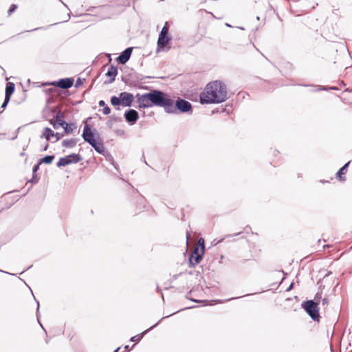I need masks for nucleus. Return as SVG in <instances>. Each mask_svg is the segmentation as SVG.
I'll list each match as a JSON object with an SVG mask.
<instances>
[{
    "label": "nucleus",
    "instance_id": "nucleus-1",
    "mask_svg": "<svg viewBox=\"0 0 352 352\" xmlns=\"http://www.w3.org/2000/svg\"><path fill=\"white\" fill-rule=\"evenodd\" d=\"M227 88L224 83L215 80L208 83L200 95L202 104H218L227 100Z\"/></svg>",
    "mask_w": 352,
    "mask_h": 352
},
{
    "label": "nucleus",
    "instance_id": "nucleus-2",
    "mask_svg": "<svg viewBox=\"0 0 352 352\" xmlns=\"http://www.w3.org/2000/svg\"><path fill=\"white\" fill-rule=\"evenodd\" d=\"M82 137L84 141L91 145L96 152L100 154L104 153L105 150L102 142L100 140L97 141L98 138L100 139L99 134H94L90 126L87 123L84 126Z\"/></svg>",
    "mask_w": 352,
    "mask_h": 352
},
{
    "label": "nucleus",
    "instance_id": "nucleus-3",
    "mask_svg": "<svg viewBox=\"0 0 352 352\" xmlns=\"http://www.w3.org/2000/svg\"><path fill=\"white\" fill-rule=\"evenodd\" d=\"M153 106L164 107V111L168 113V108H170L172 99L164 92L160 90H153L150 91L148 96Z\"/></svg>",
    "mask_w": 352,
    "mask_h": 352
},
{
    "label": "nucleus",
    "instance_id": "nucleus-4",
    "mask_svg": "<svg viewBox=\"0 0 352 352\" xmlns=\"http://www.w3.org/2000/svg\"><path fill=\"white\" fill-rule=\"evenodd\" d=\"M192 104L190 102L178 98L176 100L175 104H173V100H172L170 108H168V113H192Z\"/></svg>",
    "mask_w": 352,
    "mask_h": 352
},
{
    "label": "nucleus",
    "instance_id": "nucleus-5",
    "mask_svg": "<svg viewBox=\"0 0 352 352\" xmlns=\"http://www.w3.org/2000/svg\"><path fill=\"white\" fill-rule=\"evenodd\" d=\"M168 22H166L158 36L157 42V52L164 50L170 41H171L172 38L168 35Z\"/></svg>",
    "mask_w": 352,
    "mask_h": 352
},
{
    "label": "nucleus",
    "instance_id": "nucleus-6",
    "mask_svg": "<svg viewBox=\"0 0 352 352\" xmlns=\"http://www.w3.org/2000/svg\"><path fill=\"white\" fill-rule=\"evenodd\" d=\"M302 307L304 308L313 320H318L320 315L317 302L313 300H307L302 303Z\"/></svg>",
    "mask_w": 352,
    "mask_h": 352
},
{
    "label": "nucleus",
    "instance_id": "nucleus-7",
    "mask_svg": "<svg viewBox=\"0 0 352 352\" xmlns=\"http://www.w3.org/2000/svg\"><path fill=\"white\" fill-rule=\"evenodd\" d=\"M204 252L200 250L198 246H195L189 257V267H192L198 264L202 259Z\"/></svg>",
    "mask_w": 352,
    "mask_h": 352
},
{
    "label": "nucleus",
    "instance_id": "nucleus-8",
    "mask_svg": "<svg viewBox=\"0 0 352 352\" xmlns=\"http://www.w3.org/2000/svg\"><path fill=\"white\" fill-rule=\"evenodd\" d=\"M63 137V134L60 133H54L50 128L45 127L43 130L41 138H45L47 141H51L52 138H55V140L52 142H56Z\"/></svg>",
    "mask_w": 352,
    "mask_h": 352
},
{
    "label": "nucleus",
    "instance_id": "nucleus-9",
    "mask_svg": "<svg viewBox=\"0 0 352 352\" xmlns=\"http://www.w3.org/2000/svg\"><path fill=\"white\" fill-rule=\"evenodd\" d=\"M150 95V92L146 93L144 94H138L136 95L138 99V103L139 108H149L152 107L151 98H149L148 96Z\"/></svg>",
    "mask_w": 352,
    "mask_h": 352
},
{
    "label": "nucleus",
    "instance_id": "nucleus-10",
    "mask_svg": "<svg viewBox=\"0 0 352 352\" xmlns=\"http://www.w3.org/2000/svg\"><path fill=\"white\" fill-rule=\"evenodd\" d=\"M74 84V79L72 78H61L58 81H54L50 82V85L58 87L63 89H67L72 87Z\"/></svg>",
    "mask_w": 352,
    "mask_h": 352
},
{
    "label": "nucleus",
    "instance_id": "nucleus-11",
    "mask_svg": "<svg viewBox=\"0 0 352 352\" xmlns=\"http://www.w3.org/2000/svg\"><path fill=\"white\" fill-rule=\"evenodd\" d=\"M121 104L124 107H131L134 100V96L132 94L129 92H121L119 94Z\"/></svg>",
    "mask_w": 352,
    "mask_h": 352
},
{
    "label": "nucleus",
    "instance_id": "nucleus-12",
    "mask_svg": "<svg viewBox=\"0 0 352 352\" xmlns=\"http://www.w3.org/2000/svg\"><path fill=\"white\" fill-rule=\"evenodd\" d=\"M124 118L129 125H133L139 118V114L134 109H129L124 113Z\"/></svg>",
    "mask_w": 352,
    "mask_h": 352
},
{
    "label": "nucleus",
    "instance_id": "nucleus-13",
    "mask_svg": "<svg viewBox=\"0 0 352 352\" xmlns=\"http://www.w3.org/2000/svg\"><path fill=\"white\" fill-rule=\"evenodd\" d=\"M133 47H127L117 58V61L120 64H125L130 58Z\"/></svg>",
    "mask_w": 352,
    "mask_h": 352
},
{
    "label": "nucleus",
    "instance_id": "nucleus-14",
    "mask_svg": "<svg viewBox=\"0 0 352 352\" xmlns=\"http://www.w3.org/2000/svg\"><path fill=\"white\" fill-rule=\"evenodd\" d=\"M117 74H118L117 67H115L114 65H111L109 67L107 72L106 73V76L111 78L110 80H109V83H111L115 80L116 76H117Z\"/></svg>",
    "mask_w": 352,
    "mask_h": 352
},
{
    "label": "nucleus",
    "instance_id": "nucleus-15",
    "mask_svg": "<svg viewBox=\"0 0 352 352\" xmlns=\"http://www.w3.org/2000/svg\"><path fill=\"white\" fill-rule=\"evenodd\" d=\"M158 324V322L155 323V324H153L151 327H150L149 329L145 330L144 331H143L142 333H140V334H138L135 336H133L130 339V341L131 342H139L143 338V336L147 333L151 329H153L154 327H155Z\"/></svg>",
    "mask_w": 352,
    "mask_h": 352
},
{
    "label": "nucleus",
    "instance_id": "nucleus-16",
    "mask_svg": "<svg viewBox=\"0 0 352 352\" xmlns=\"http://www.w3.org/2000/svg\"><path fill=\"white\" fill-rule=\"evenodd\" d=\"M15 85L13 82H8L6 84V91H5V97L10 98L14 91Z\"/></svg>",
    "mask_w": 352,
    "mask_h": 352
},
{
    "label": "nucleus",
    "instance_id": "nucleus-17",
    "mask_svg": "<svg viewBox=\"0 0 352 352\" xmlns=\"http://www.w3.org/2000/svg\"><path fill=\"white\" fill-rule=\"evenodd\" d=\"M67 157L69 158V163L75 164L80 162L82 160V157L79 154L72 153L69 155H67Z\"/></svg>",
    "mask_w": 352,
    "mask_h": 352
},
{
    "label": "nucleus",
    "instance_id": "nucleus-18",
    "mask_svg": "<svg viewBox=\"0 0 352 352\" xmlns=\"http://www.w3.org/2000/svg\"><path fill=\"white\" fill-rule=\"evenodd\" d=\"M77 144L76 139H67L62 142V146L66 148H74Z\"/></svg>",
    "mask_w": 352,
    "mask_h": 352
},
{
    "label": "nucleus",
    "instance_id": "nucleus-19",
    "mask_svg": "<svg viewBox=\"0 0 352 352\" xmlns=\"http://www.w3.org/2000/svg\"><path fill=\"white\" fill-rule=\"evenodd\" d=\"M61 126L64 129L65 133L66 134L72 133L74 130L76 129L75 124H68L66 122Z\"/></svg>",
    "mask_w": 352,
    "mask_h": 352
},
{
    "label": "nucleus",
    "instance_id": "nucleus-20",
    "mask_svg": "<svg viewBox=\"0 0 352 352\" xmlns=\"http://www.w3.org/2000/svg\"><path fill=\"white\" fill-rule=\"evenodd\" d=\"M350 162L346 163L342 167H341L339 170L336 173L337 177H338L340 180H345V177H342V175H344L346 172V168L349 166Z\"/></svg>",
    "mask_w": 352,
    "mask_h": 352
},
{
    "label": "nucleus",
    "instance_id": "nucleus-21",
    "mask_svg": "<svg viewBox=\"0 0 352 352\" xmlns=\"http://www.w3.org/2000/svg\"><path fill=\"white\" fill-rule=\"evenodd\" d=\"M338 87H336V86H332V87H325V86H322V85H318L317 87H316V88L312 90V91H329V90H335V91H337L338 90Z\"/></svg>",
    "mask_w": 352,
    "mask_h": 352
},
{
    "label": "nucleus",
    "instance_id": "nucleus-22",
    "mask_svg": "<svg viewBox=\"0 0 352 352\" xmlns=\"http://www.w3.org/2000/svg\"><path fill=\"white\" fill-rule=\"evenodd\" d=\"M58 124L63 125L65 121L64 120V114L61 111H58L55 116V120Z\"/></svg>",
    "mask_w": 352,
    "mask_h": 352
},
{
    "label": "nucleus",
    "instance_id": "nucleus-23",
    "mask_svg": "<svg viewBox=\"0 0 352 352\" xmlns=\"http://www.w3.org/2000/svg\"><path fill=\"white\" fill-rule=\"evenodd\" d=\"M54 159V155H46L44 157L40 159L38 161H39V164H50L52 162Z\"/></svg>",
    "mask_w": 352,
    "mask_h": 352
},
{
    "label": "nucleus",
    "instance_id": "nucleus-24",
    "mask_svg": "<svg viewBox=\"0 0 352 352\" xmlns=\"http://www.w3.org/2000/svg\"><path fill=\"white\" fill-rule=\"evenodd\" d=\"M68 160H69V158H67V156L60 158L57 163V166L61 167V166H65L67 165H69V163Z\"/></svg>",
    "mask_w": 352,
    "mask_h": 352
},
{
    "label": "nucleus",
    "instance_id": "nucleus-25",
    "mask_svg": "<svg viewBox=\"0 0 352 352\" xmlns=\"http://www.w3.org/2000/svg\"><path fill=\"white\" fill-rule=\"evenodd\" d=\"M111 103L113 106H118V105H120L121 104V101H120V96L117 97V96H111Z\"/></svg>",
    "mask_w": 352,
    "mask_h": 352
},
{
    "label": "nucleus",
    "instance_id": "nucleus-26",
    "mask_svg": "<svg viewBox=\"0 0 352 352\" xmlns=\"http://www.w3.org/2000/svg\"><path fill=\"white\" fill-rule=\"evenodd\" d=\"M196 246H198L199 248L200 246V250H203L204 251L205 246H204V239L200 238L198 240V244Z\"/></svg>",
    "mask_w": 352,
    "mask_h": 352
},
{
    "label": "nucleus",
    "instance_id": "nucleus-27",
    "mask_svg": "<svg viewBox=\"0 0 352 352\" xmlns=\"http://www.w3.org/2000/svg\"><path fill=\"white\" fill-rule=\"evenodd\" d=\"M50 123L53 126L54 129H58L61 125L58 124V122L56 120H50Z\"/></svg>",
    "mask_w": 352,
    "mask_h": 352
},
{
    "label": "nucleus",
    "instance_id": "nucleus-28",
    "mask_svg": "<svg viewBox=\"0 0 352 352\" xmlns=\"http://www.w3.org/2000/svg\"><path fill=\"white\" fill-rule=\"evenodd\" d=\"M34 300H36V303H37L36 318H37L38 322H39V320H38V318H39V316H40V313H39V307H40V306H39V302H38L35 298H34ZM39 324H40L41 327L43 328V329H44V328H43V325H42L41 323H39Z\"/></svg>",
    "mask_w": 352,
    "mask_h": 352
},
{
    "label": "nucleus",
    "instance_id": "nucleus-29",
    "mask_svg": "<svg viewBox=\"0 0 352 352\" xmlns=\"http://www.w3.org/2000/svg\"><path fill=\"white\" fill-rule=\"evenodd\" d=\"M17 8V6L15 4H12L8 11V14L10 15Z\"/></svg>",
    "mask_w": 352,
    "mask_h": 352
},
{
    "label": "nucleus",
    "instance_id": "nucleus-30",
    "mask_svg": "<svg viewBox=\"0 0 352 352\" xmlns=\"http://www.w3.org/2000/svg\"><path fill=\"white\" fill-rule=\"evenodd\" d=\"M102 112L104 115H109L111 113V109L106 105L102 109Z\"/></svg>",
    "mask_w": 352,
    "mask_h": 352
},
{
    "label": "nucleus",
    "instance_id": "nucleus-31",
    "mask_svg": "<svg viewBox=\"0 0 352 352\" xmlns=\"http://www.w3.org/2000/svg\"><path fill=\"white\" fill-rule=\"evenodd\" d=\"M10 100V98H8L5 97L4 101H3V104H1V107L3 109L6 107V106L8 105Z\"/></svg>",
    "mask_w": 352,
    "mask_h": 352
},
{
    "label": "nucleus",
    "instance_id": "nucleus-32",
    "mask_svg": "<svg viewBox=\"0 0 352 352\" xmlns=\"http://www.w3.org/2000/svg\"><path fill=\"white\" fill-rule=\"evenodd\" d=\"M82 85V80L81 78H77L76 81V84H75V87H79L80 86H81Z\"/></svg>",
    "mask_w": 352,
    "mask_h": 352
},
{
    "label": "nucleus",
    "instance_id": "nucleus-33",
    "mask_svg": "<svg viewBox=\"0 0 352 352\" xmlns=\"http://www.w3.org/2000/svg\"><path fill=\"white\" fill-rule=\"evenodd\" d=\"M41 164H39V162H38V164H35L33 167V173H36L38 169H39V166Z\"/></svg>",
    "mask_w": 352,
    "mask_h": 352
},
{
    "label": "nucleus",
    "instance_id": "nucleus-34",
    "mask_svg": "<svg viewBox=\"0 0 352 352\" xmlns=\"http://www.w3.org/2000/svg\"><path fill=\"white\" fill-rule=\"evenodd\" d=\"M328 304H329V300H328V299H327V298H323V299L322 300V305L323 307H326V306H327V305H328Z\"/></svg>",
    "mask_w": 352,
    "mask_h": 352
},
{
    "label": "nucleus",
    "instance_id": "nucleus-35",
    "mask_svg": "<svg viewBox=\"0 0 352 352\" xmlns=\"http://www.w3.org/2000/svg\"><path fill=\"white\" fill-rule=\"evenodd\" d=\"M49 145L47 143H46L44 146H42L41 151H45L48 149Z\"/></svg>",
    "mask_w": 352,
    "mask_h": 352
},
{
    "label": "nucleus",
    "instance_id": "nucleus-36",
    "mask_svg": "<svg viewBox=\"0 0 352 352\" xmlns=\"http://www.w3.org/2000/svg\"><path fill=\"white\" fill-rule=\"evenodd\" d=\"M98 105H99V107H105L107 104H106V103H105V102H104V100H100V101L98 102Z\"/></svg>",
    "mask_w": 352,
    "mask_h": 352
},
{
    "label": "nucleus",
    "instance_id": "nucleus-37",
    "mask_svg": "<svg viewBox=\"0 0 352 352\" xmlns=\"http://www.w3.org/2000/svg\"><path fill=\"white\" fill-rule=\"evenodd\" d=\"M43 28H34V29H32V30H26L25 31V32H34V31H36L37 30H39V29H42Z\"/></svg>",
    "mask_w": 352,
    "mask_h": 352
},
{
    "label": "nucleus",
    "instance_id": "nucleus-38",
    "mask_svg": "<svg viewBox=\"0 0 352 352\" xmlns=\"http://www.w3.org/2000/svg\"><path fill=\"white\" fill-rule=\"evenodd\" d=\"M38 179L35 178L34 175H33V178L32 179L31 182H37Z\"/></svg>",
    "mask_w": 352,
    "mask_h": 352
},
{
    "label": "nucleus",
    "instance_id": "nucleus-39",
    "mask_svg": "<svg viewBox=\"0 0 352 352\" xmlns=\"http://www.w3.org/2000/svg\"><path fill=\"white\" fill-rule=\"evenodd\" d=\"M241 232H238V233H236V234H232V235H228L227 236L228 237H230V236H238L239 234H240Z\"/></svg>",
    "mask_w": 352,
    "mask_h": 352
},
{
    "label": "nucleus",
    "instance_id": "nucleus-40",
    "mask_svg": "<svg viewBox=\"0 0 352 352\" xmlns=\"http://www.w3.org/2000/svg\"><path fill=\"white\" fill-rule=\"evenodd\" d=\"M169 316H171V314H169ZM168 316L162 318H161V319L157 322H158V324H159V323H160V322H161L164 318H168Z\"/></svg>",
    "mask_w": 352,
    "mask_h": 352
},
{
    "label": "nucleus",
    "instance_id": "nucleus-41",
    "mask_svg": "<svg viewBox=\"0 0 352 352\" xmlns=\"http://www.w3.org/2000/svg\"><path fill=\"white\" fill-rule=\"evenodd\" d=\"M293 285H294V283H291V285H289V288L287 290L289 291L292 288Z\"/></svg>",
    "mask_w": 352,
    "mask_h": 352
},
{
    "label": "nucleus",
    "instance_id": "nucleus-42",
    "mask_svg": "<svg viewBox=\"0 0 352 352\" xmlns=\"http://www.w3.org/2000/svg\"><path fill=\"white\" fill-rule=\"evenodd\" d=\"M139 201L141 202V203L143 202L144 201V198L140 197L139 198Z\"/></svg>",
    "mask_w": 352,
    "mask_h": 352
},
{
    "label": "nucleus",
    "instance_id": "nucleus-43",
    "mask_svg": "<svg viewBox=\"0 0 352 352\" xmlns=\"http://www.w3.org/2000/svg\"><path fill=\"white\" fill-rule=\"evenodd\" d=\"M59 1L65 6V7H66L68 9L67 6L64 2H63L61 0Z\"/></svg>",
    "mask_w": 352,
    "mask_h": 352
},
{
    "label": "nucleus",
    "instance_id": "nucleus-44",
    "mask_svg": "<svg viewBox=\"0 0 352 352\" xmlns=\"http://www.w3.org/2000/svg\"><path fill=\"white\" fill-rule=\"evenodd\" d=\"M0 272H3V273H6V274H10V275H14L13 274H10V273H8V272H4V271L1 270H0Z\"/></svg>",
    "mask_w": 352,
    "mask_h": 352
},
{
    "label": "nucleus",
    "instance_id": "nucleus-45",
    "mask_svg": "<svg viewBox=\"0 0 352 352\" xmlns=\"http://www.w3.org/2000/svg\"><path fill=\"white\" fill-rule=\"evenodd\" d=\"M226 25L227 27H229V28H232V27L230 24H229V23H226Z\"/></svg>",
    "mask_w": 352,
    "mask_h": 352
},
{
    "label": "nucleus",
    "instance_id": "nucleus-46",
    "mask_svg": "<svg viewBox=\"0 0 352 352\" xmlns=\"http://www.w3.org/2000/svg\"><path fill=\"white\" fill-rule=\"evenodd\" d=\"M318 296H319V294H316V296H315V298H314V299L316 300V298H318Z\"/></svg>",
    "mask_w": 352,
    "mask_h": 352
},
{
    "label": "nucleus",
    "instance_id": "nucleus-47",
    "mask_svg": "<svg viewBox=\"0 0 352 352\" xmlns=\"http://www.w3.org/2000/svg\"><path fill=\"white\" fill-rule=\"evenodd\" d=\"M120 349V347L117 348L113 352H118Z\"/></svg>",
    "mask_w": 352,
    "mask_h": 352
},
{
    "label": "nucleus",
    "instance_id": "nucleus-48",
    "mask_svg": "<svg viewBox=\"0 0 352 352\" xmlns=\"http://www.w3.org/2000/svg\"><path fill=\"white\" fill-rule=\"evenodd\" d=\"M124 349H129V346H128V345H126V346H124Z\"/></svg>",
    "mask_w": 352,
    "mask_h": 352
},
{
    "label": "nucleus",
    "instance_id": "nucleus-49",
    "mask_svg": "<svg viewBox=\"0 0 352 352\" xmlns=\"http://www.w3.org/2000/svg\"><path fill=\"white\" fill-rule=\"evenodd\" d=\"M238 28H239V29H241V30H244V28H243V27H238Z\"/></svg>",
    "mask_w": 352,
    "mask_h": 352
},
{
    "label": "nucleus",
    "instance_id": "nucleus-50",
    "mask_svg": "<svg viewBox=\"0 0 352 352\" xmlns=\"http://www.w3.org/2000/svg\"><path fill=\"white\" fill-rule=\"evenodd\" d=\"M189 236H190V234H187V236H186L187 240L188 239Z\"/></svg>",
    "mask_w": 352,
    "mask_h": 352
},
{
    "label": "nucleus",
    "instance_id": "nucleus-51",
    "mask_svg": "<svg viewBox=\"0 0 352 352\" xmlns=\"http://www.w3.org/2000/svg\"><path fill=\"white\" fill-rule=\"evenodd\" d=\"M223 239H221V240L219 241L218 243H220V242L223 241Z\"/></svg>",
    "mask_w": 352,
    "mask_h": 352
},
{
    "label": "nucleus",
    "instance_id": "nucleus-52",
    "mask_svg": "<svg viewBox=\"0 0 352 352\" xmlns=\"http://www.w3.org/2000/svg\"><path fill=\"white\" fill-rule=\"evenodd\" d=\"M191 300H192L193 302H197L198 301V300H192V299Z\"/></svg>",
    "mask_w": 352,
    "mask_h": 352
},
{
    "label": "nucleus",
    "instance_id": "nucleus-53",
    "mask_svg": "<svg viewBox=\"0 0 352 352\" xmlns=\"http://www.w3.org/2000/svg\"><path fill=\"white\" fill-rule=\"evenodd\" d=\"M256 19H257V20H259V19H260L259 16H257V17H256Z\"/></svg>",
    "mask_w": 352,
    "mask_h": 352
},
{
    "label": "nucleus",
    "instance_id": "nucleus-54",
    "mask_svg": "<svg viewBox=\"0 0 352 352\" xmlns=\"http://www.w3.org/2000/svg\"><path fill=\"white\" fill-rule=\"evenodd\" d=\"M251 294H248L247 296H250ZM244 296H246V295H245Z\"/></svg>",
    "mask_w": 352,
    "mask_h": 352
},
{
    "label": "nucleus",
    "instance_id": "nucleus-55",
    "mask_svg": "<svg viewBox=\"0 0 352 352\" xmlns=\"http://www.w3.org/2000/svg\"><path fill=\"white\" fill-rule=\"evenodd\" d=\"M235 298H232L230 300H234V299H235Z\"/></svg>",
    "mask_w": 352,
    "mask_h": 352
},
{
    "label": "nucleus",
    "instance_id": "nucleus-56",
    "mask_svg": "<svg viewBox=\"0 0 352 352\" xmlns=\"http://www.w3.org/2000/svg\"><path fill=\"white\" fill-rule=\"evenodd\" d=\"M2 111H1V110H0V113H2Z\"/></svg>",
    "mask_w": 352,
    "mask_h": 352
}]
</instances>
